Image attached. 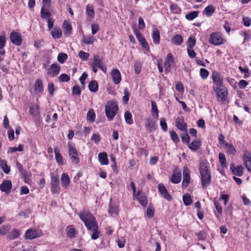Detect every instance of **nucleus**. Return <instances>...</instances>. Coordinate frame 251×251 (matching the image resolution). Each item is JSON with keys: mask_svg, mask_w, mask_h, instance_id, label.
Here are the masks:
<instances>
[{"mask_svg": "<svg viewBox=\"0 0 251 251\" xmlns=\"http://www.w3.org/2000/svg\"><path fill=\"white\" fill-rule=\"evenodd\" d=\"M78 215L80 219L84 222L87 228L93 232L91 238L93 240L97 239L99 237L100 232L98 230V226L94 217L88 211H84L80 213Z\"/></svg>", "mask_w": 251, "mask_h": 251, "instance_id": "f257e3e1", "label": "nucleus"}, {"mask_svg": "<svg viewBox=\"0 0 251 251\" xmlns=\"http://www.w3.org/2000/svg\"><path fill=\"white\" fill-rule=\"evenodd\" d=\"M219 158L221 166L223 167L226 166V159L225 154L223 153L220 152L219 154Z\"/></svg>", "mask_w": 251, "mask_h": 251, "instance_id": "de8ad7c7", "label": "nucleus"}, {"mask_svg": "<svg viewBox=\"0 0 251 251\" xmlns=\"http://www.w3.org/2000/svg\"><path fill=\"white\" fill-rule=\"evenodd\" d=\"M160 125L162 129L164 131H167L168 130V126L166 122V120L164 118H162L160 120Z\"/></svg>", "mask_w": 251, "mask_h": 251, "instance_id": "3c124183", "label": "nucleus"}, {"mask_svg": "<svg viewBox=\"0 0 251 251\" xmlns=\"http://www.w3.org/2000/svg\"><path fill=\"white\" fill-rule=\"evenodd\" d=\"M125 118L126 122L128 125H131L133 124V120L132 119V115L129 112L126 111L125 112Z\"/></svg>", "mask_w": 251, "mask_h": 251, "instance_id": "ea45409f", "label": "nucleus"}, {"mask_svg": "<svg viewBox=\"0 0 251 251\" xmlns=\"http://www.w3.org/2000/svg\"><path fill=\"white\" fill-rule=\"evenodd\" d=\"M92 33L96 34L100 29L99 25L98 24H92L91 25Z\"/></svg>", "mask_w": 251, "mask_h": 251, "instance_id": "338daca9", "label": "nucleus"}, {"mask_svg": "<svg viewBox=\"0 0 251 251\" xmlns=\"http://www.w3.org/2000/svg\"><path fill=\"white\" fill-rule=\"evenodd\" d=\"M152 36L153 43L155 44H159L160 36L159 31L157 28L153 29Z\"/></svg>", "mask_w": 251, "mask_h": 251, "instance_id": "bb28decb", "label": "nucleus"}, {"mask_svg": "<svg viewBox=\"0 0 251 251\" xmlns=\"http://www.w3.org/2000/svg\"><path fill=\"white\" fill-rule=\"evenodd\" d=\"M134 70L136 74H139L141 71V65L139 62H136L134 64Z\"/></svg>", "mask_w": 251, "mask_h": 251, "instance_id": "774afa93", "label": "nucleus"}, {"mask_svg": "<svg viewBox=\"0 0 251 251\" xmlns=\"http://www.w3.org/2000/svg\"><path fill=\"white\" fill-rule=\"evenodd\" d=\"M190 179L189 171L186 167H185L183 170V180L182 182V187L183 188H185L188 186Z\"/></svg>", "mask_w": 251, "mask_h": 251, "instance_id": "9b49d317", "label": "nucleus"}, {"mask_svg": "<svg viewBox=\"0 0 251 251\" xmlns=\"http://www.w3.org/2000/svg\"><path fill=\"white\" fill-rule=\"evenodd\" d=\"M99 161L100 163L102 165H107L108 160L107 159V155L106 152H100L98 155Z\"/></svg>", "mask_w": 251, "mask_h": 251, "instance_id": "4be33fe9", "label": "nucleus"}, {"mask_svg": "<svg viewBox=\"0 0 251 251\" xmlns=\"http://www.w3.org/2000/svg\"><path fill=\"white\" fill-rule=\"evenodd\" d=\"M118 209L116 207L112 206L111 204L109 205V208L108 210V212L111 215L114 214H117L118 213Z\"/></svg>", "mask_w": 251, "mask_h": 251, "instance_id": "69168bd1", "label": "nucleus"}, {"mask_svg": "<svg viewBox=\"0 0 251 251\" xmlns=\"http://www.w3.org/2000/svg\"><path fill=\"white\" fill-rule=\"evenodd\" d=\"M230 169L234 175L240 176L243 175V167L242 165H239L236 167L234 166L233 164H232L230 166Z\"/></svg>", "mask_w": 251, "mask_h": 251, "instance_id": "aec40b11", "label": "nucleus"}, {"mask_svg": "<svg viewBox=\"0 0 251 251\" xmlns=\"http://www.w3.org/2000/svg\"><path fill=\"white\" fill-rule=\"evenodd\" d=\"M212 78L213 82L219 86V87H221L223 86V79L221 77L220 74L217 72H214L212 75Z\"/></svg>", "mask_w": 251, "mask_h": 251, "instance_id": "dca6fc26", "label": "nucleus"}, {"mask_svg": "<svg viewBox=\"0 0 251 251\" xmlns=\"http://www.w3.org/2000/svg\"><path fill=\"white\" fill-rule=\"evenodd\" d=\"M83 42L87 45L92 44L94 42V39L92 36H84Z\"/></svg>", "mask_w": 251, "mask_h": 251, "instance_id": "4d7b16f0", "label": "nucleus"}, {"mask_svg": "<svg viewBox=\"0 0 251 251\" xmlns=\"http://www.w3.org/2000/svg\"><path fill=\"white\" fill-rule=\"evenodd\" d=\"M10 39L11 42L17 46H20L22 44V40L21 35L18 32H11L10 35Z\"/></svg>", "mask_w": 251, "mask_h": 251, "instance_id": "6e6552de", "label": "nucleus"}, {"mask_svg": "<svg viewBox=\"0 0 251 251\" xmlns=\"http://www.w3.org/2000/svg\"><path fill=\"white\" fill-rule=\"evenodd\" d=\"M95 117L96 115L93 109H90L87 113V121L93 122L95 120Z\"/></svg>", "mask_w": 251, "mask_h": 251, "instance_id": "e433bc0d", "label": "nucleus"}, {"mask_svg": "<svg viewBox=\"0 0 251 251\" xmlns=\"http://www.w3.org/2000/svg\"><path fill=\"white\" fill-rule=\"evenodd\" d=\"M244 163L248 171H251V154L245 151L243 155Z\"/></svg>", "mask_w": 251, "mask_h": 251, "instance_id": "f8f14e48", "label": "nucleus"}, {"mask_svg": "<svg viewBox=\"0 0 251 251\" xmlns=\"http://www.w3.org/2000/svg\"><path fill=\"white\" fill-rule=\"evenodd\" d=\"M88 87L91 92H96L98 90V84L96 80H92L89 82Z\"/></svg>", "mask_w": 251, "mask_h": 251, "instance_id": "c756f323", "label": "nucleus"}, {"mask_svg": "<svg viewBox=\"0 0 251 251\" xmlns=\"http://www.w3.org/2000/svg\"><path fill=\"white\" fill-rule=\"evenodd\" d=\"M225 147L226 148V151L229 154L234 155L236 152V150L235 148L231 144H228L227 145H226Z\"/></svg>", "mask_w": 251, "mask_h": 251, "instance_id": "49530a36", "label": "nucleus"}, {"mask_svg": "<svg viewBox=\"0 0 251 251\" xmlns=\"http://www.w3.org/2000/svg\"><path fill=\"white\" fill-rule=\"evenodd\" d=\"M93 60L94 62L93 64L95 66L98 67L104 73L106 72L107 68L106 66L103 63L102 60L99 58L98 55H94Z\"/></svg>", "mask_w": 251, "mask_h": 251, "instance_id": "9d476101", "label": "nucleus"}, {"mask_svg": "<svg viewBox=\"0 0 251 251\" xmlns=\"http://www.w3.org/2000/svg\"><path fill=\"white\" fill-rule=\"evenodd\" d=\"M0 167L6 174H8L10 172V168L7 166V162L5 160H4V162H2V164H1Z\"/></svg>", "mask_w": 251, "mask_h": 251, "instance_id": "864d4df0", "label": "nucleus"}, {"mask_svg": "<svg viewBox=\"0 0 251 251\" xmlns=\"http://www.w3.org/2000/svg\"><path fill=\"white\" fill-rule=\"evenodd\" d=\"M78 55L81 59L85 61L87 60L90 56L88 53L84 52L82 50L79 51Z\"/></svg>", "mask_w": 251, "mask_h": 251, "instance_id": "603ef678", "label": "nucleus"}, {"mask_svg": "<svg viewBox=\"0 0 251 251\" xmlns=\"http://www.w3.org/2000/svg\"><path fill=\"white\" fill-rule=\"evenodd\" d=\"M201 145L200 140H196L192 141L191 143L188 144V148L193 151H196L199 150Z\"/></svg>", "mask_w": 251, "mask_h": 251, "instance_id": "5701e85b", "label": "nucleus"}, {"mask_svg": "<svg viewBox=\"0 0 251 251\" xmlns=\"http://www.w3.org/2000/svg\"><path fill=\"white\" fill-rule=\"evenodd\" d=\"M171 41L173 44L179 46L183 42V38L180 35L176 34L172 37Z\"/></svg>", "mask_w": 251, "mask_h": 251, "instance_id": "a878e982", "label": "nucleus"}, {"mask_svg": "<svg viewBox=\"0 0 251 251\" xmlns=\"http://www.w3.org/2000/svg\"><path fill=\"white\" fill-rule=\"evenodd\" d=\"M52 37L54 39H59L62 36V31L60 28H54L51 32Z\"/></svg>", "mask_w": 251, "mask_h": 251, "instance_id": "473e14b6", "label": "nucleus"}, {"mask_svg": "<svg viewBox=\"0 0 251 251\" xmlns=\"http://www.w3.org/2000/svg\"><path fill=\"white\" fill-rule=\"evenodd\" d=\"M29 113L31 115L38 117L40 115L39 107L38 105H31L29 106Z\"/></svg>", "mask_w": 251, "mask_h": 251, "instance_id": "393cba45", "label": "nucleus"}, {"mask_svg": "<svg viewBox=\"0 0 251 251\" xmlns=\"http://www.w3.org/2000/svg\"><path fill=\"white\" fill-rule=\"evenodd\" d=\"M174 63L175 60L173 55L171 53H168L164 62L165 70L168 71H170L171 66Z\"/></svg>", "mask_w": 251, "mask_h": 251, "instance_id": "2eb2a0df", "label": "nucleus"}, {"mask_svg": "<svg viewBox=\"0 0 251 251\" xmlns=\"http://www.w3.org/2000/svg\"><path fill=\"white\" fill-rule=\"evenodd\" d=\"M170 8L172 12L175 13H179L180 11V8H178L177 5L176 4H171L170 5Z\"/></svg>", "mask_w": 251, "mask_h": 251, "instance_id": "0e129e2a", "label": "nucleus"}, {"mask_svg": "<svg viewBox=\"0 0 251 251\" xmlns=\"http://www.w3.org/2000/svg\"><path fill=\"white\" fill-rule=\"evenodd\" d=\"M3 58L0 56V69L3 73H7L8 71L7 67L2 62Z\"/></svg>", "mask_w": 251, "mask_h": 251, "instance_id": "e2e57ef3", "label": "nucleus"}, {"mask_svg": "<svg viewBox=\"0 0 251 251\" xmlns=\"http://www.w3.org/2000/svg\"><path fill=\"white\" fill-rule=\"evenodd\" d=\"M51 13L48 10H45L44 6L41 10V17L43 19L48 20L50 19Z\"/></svg>", "mask_w": 251, "mask_h": 251, "instance_id": "f704fd0d", "label": "nucleus"}, {"mask_svg": "<svg viewBox=\"0 0 251 251\" xmlns=\"http://www.w3.org/2000/svg\"><path fill=\"white\" fill-rule=\"evenodd\" d=\"M145 126L146 129L149 132H151L155 130L156 128V123L152 119L149 118L147 119L145 123Z\"/></svg>", "mask_w": 251, "mask_h": 251, "instance_id": "f3484780", "label": "nucleus"}, {"mask_svg": "<svg viewBox=\"0 0 251 251\" xmlns=\"http://www.w3.org/2000/svg\"><path fill=\"white\" fill-rule=\"evenodd\" d=\"M72 94L79 96L81 94V90L78 86H74L72 89Z\"/></svg>", "mask_w": 251, "mask_h": 251, "instance_id": "052dcab7", "label": "nucleus"}, {"mask_svg": "<svg viewBox=\"0 0 251 251\" xmlns=\"http://www.w3.org/2000/svg\"><path fill=\"white\" fill-rule=\"evenodd\" d=\"M215 11V8L212 5L206 7L203 12V14L209 17L211 16Z\"/></svg>", "mask_w": 251, "mask_h": 251, "instance_id": "7c9ffc66", "label": "nucleus"}, {"mask_svg": "<svg viewBox=\"0 0 251 251\" xmlns=\"http://www.w3.org/2000/svg\"><path fill=\"white\" fill-rule=\"evenodd\" d=\"M20 231L17 229H13L8 234L7 237L10 240L15 239L19 237Z\"/></svg>", "mask_w": 251, "mask_h": 251, "instance_id": "72a5a7b5", "label": "nucleus"}, {"mask_svg": "<svg viewBox=\"0 0 251 251\" xmlns=\"http://www.w3.org/2000/svg\"><path fill=\"white\" fill-rule=\"evenodd\" d=\"M63 26L64 27L65 31L64 35L66 36H68L71 34L72 27V25L69 24L68 22L65 21L63 24Z\"/></svg>", "mask_w": 251, "mask_h": 251, "instance_id": "cd10ccee", "label": "nucleus"}, {"mask_svg": "<svg viewBox=\"0 0 251 251\" xmlns=\"http://www.w3.org/2000/svg\"><path fill=\"white\" fill-rule=\"evenodd\" d=\"M41 235V231L40 230L30 228L26 231L25 237V239L31 240L40 237Z\"/></svg>", "mask_w": 251, "mask_h": 251, "instance_id": "423d86ee", "label": "nucleus"}, {"mask_svg": "<svg viewBox=\"0 0 251 251\" xmlns=\"http://www.w3.org/2000/svg\"><path fill=\"white\" fill-rule=\"evenodd\" d=\"M209 43L213 45L218 46L224 43V39L220 33L213 32L211 34Z\"/></svg>", "mask_w": 251, "mask_h": 251, "instance_id": "20e7f679", "label": "nucleus"}, {"mask_svg": "<svg viewBox=\"0 0 251 251\" xmlns=\"http://www.w3.org/2000/svg\"><path fill=\"white\" fill-rule=\"evenodd\" d=\"M198 14L199 11H195L186 14L185 17L188 20H193L198 16Z\"/></svg>", "mask_w": 251, "mask_h": 251, "instance_id": "c03bdc74", "label": "nucleus"}, {"mask_svg": "<svg viewBox=\"0 0 251 251\" xmlns=\"http://www.w3.org/2000/svg\"><path fill=\"white\" fill-rule=\"evenodd\" d=\"M170 134L171 137V139L175 143H177L179 141V138L175 131H170Z\"/></svg>", "mask_w": 251, "mask_h": 251, "instance_id": "8fccbe9b", "label": "nucleus"}, {"mask_svg": "<svg viewBox=\"0 0 251 251\" xmlns=\"http://www.w3.org/2000/svg\"><path fill=\"white\" fill-rule=\"evenodd\" d=\"M158 191L160 192L161 196L164 199H166L168 201L172 200V198L171 196L168 192L165 186L162 183H160L158 186Z\"/></svg>", "mask_w": 251, "mask_h": 251, "instance_id": "1a4fd4ad", "label": "nucleus"}, {"mask_svg": "<svg viewBox=\"0 0 251 251\" xmlns=\"http://www.w3.org/2000/svg\"><path fill=\"white\" fill-rule=\"evenodd\" d=\"M180 136L183 143L187 144H189L190 142V137L187 130L185 131L184 133L181 134Z\"/></svg>", "mask_w": 251, "mask_h": 251, "instance_id": "a19ab883", "label": "nucleus"}, {"mask_svg": "<svg viewBox=\"0 0 251 251\" xmlns=\"http://www.w3.org/2000/svg\"><path fill=\"white\" fill-rule=\"evenodd\" d=\"M181 179V174L180 172L174 173L172 175L171 181L173 183L177 184L179 183Z\"/></svg>", "mask_w": 251, "mask_h": 251, "instance_id": "2f4dec72", "label": "nucleus"}, {"mask_svg": "<svg viewBox=\"0 0 251 251\" xmlns=\"http://www.w3.org/2000/svg\"><path fill=\"white\" fill-rule=\"evenodd\" d=\"M227 95V90L221 87L217 88V96L219 101H224Z\"/></svg>", "mask_w": 251, "mask_h": 251, "instance_id": "4468645a", "label": "nucleus"}, {"mask_svg": "<svg viewBox=\"0 0 251 251\" xmlns=\"http://www.w3.org/2000/svg\"><path fill=\"white\" fill-rule=\"evenodd\" d=\"M12 187V182L9 180H6L0 185V190L6 194H9Z\"/></svg>", "mask_w": 251, "mask_h": 251, "instance_id": "ddd939ff", "label": "nucleus"}, {"mask_svg": "<svg viewBox=\"0 0 251 251\" xmlns=\"http://www.w3.org/2000/svg\"><path fill=\"white\" fill-rule=\"evenodd\" d=\"M61 184L63 187L67 188L70 184V180L68 175L66 173H63L61 177Z\"/></svg>", "mask_w": 251, "mask_h": 251, "instance_id": "b1692460", "label": "nucleus"}, {"mask_svg": "<svg viewBox=\"0 0 251 251\" xmlns=\"http://www.w3.org/2000/svg\"><path fill=\"white\" fill-rule=\"evenodd\" d=\"M129 93L127 89L124 90V96L123 98V101L124 104H126L129 100Z\"/></svg>", "mask_w": 251, "mask_h": 251, "instance_id": "13d9d810", "label": "nucleus"}, {"mask_svg": "<svg viewBox=\"0 0 251 251\" xmlns=\"http://www.w3.org/2000/svg\"><path fill=\"white\" fill-rule=\"evenodd\" d=\"M10 230V226H3L0 227V234L3 235L7 234Z\"/></svg>", "mask_w": 251, "mask_h": 251, "instance_id": "6e6d98bb", "label": "nucleus"}, {"mask_svg": "<svg viewBox=\"0 0 251 251\" xmlns=\"http://www.w3.org/2000/svg\"><path fill=\"white\" fill-rule=\"evenodd\" d=\"M86 12L87 14L91 17L93 18L95 15V12L93 6L87 5L86 7Z\"/></svg>", "mask_w": 251, "mask_h": 251, "instance_id": "5fc2aeb1", "label": "nucleus"}, {"mask_svg": "<svg viewBox=\"0 0 251 251\" xmlns=\"http://www.w3.org/2000/svg\"><path fill=\"white\" fill-rule=\"evenodd\" d=\"M60 69L61 67L59 65L56 63H53L48 69L47 74L53 77L59 74Z\"/></svg>", "mask_w": 251, "mask_h": 251, "instance_id": "0eeeda50", "label": "nucleus"}, {"mask_svg": "<svg viewBox=\"0 0 251 251\" xmlns=\"http://www.w3.org/2000/svg\"><path fill=\"white\" fill-rule=\"evenodd\" d=\"M176 126L180 130L182 131H186L187 130V125L184 122V120L180 118H177L176 122Z\"/></svg>", "mask_w": 251, "mask_h": 251, "instance_id": "6ab92c4d", "label": "nucleus"}, {"mask_svg": "<svg viewBox=\"0 0 251 251\" xmlns=\"http://www.w3.org/2000/svg\"><path fill=\"white\" fill-rule=\"evenodd\" d=\"M183 201L186 206L190 205L192 202L190 196L188 194L184 195L183 196Z\"/></svg>", "mask_w": 251, "mask_h": 251, "instance_id": "a18cd8bd", "label": "nucleus"}, {"mask_svg": "<svg viewBox=\"0 0 251 251\" xmlns=\"http://www.w3.org/2000/svg\"><path fill=\"white\" fill-rule=\"evenodd\" d=\"M140 203L143 206L146 207L148 204V201L146 197L144 195L139 196L137 198Z\"/></svg>", "mask_w": 251, "mask_h": 251, "instance_id": "58836bf2", "label": "nucleus"}, {"mask_svg": "<svg viewBox=\"0 0 251 251\" xmlns=\"http://www.w3.org/2000/svg\"><path fill=\"white\" fill-rule=\"evenodd\" d=\"M151 112L153 116H156L157 118L158 117V110L154 101L152 100L151 101Z\"/></svg>", "mask_w": 251, "mask_h": 251, "instance_id": "c9c22d12", "label": "nucleus"}, {"mask_svg": "<svg viewBox=\"0 0 251 251\" xmlns=\"http://www.w3.org/2000/svg\"><path fill=\"white\" fill-rule=\"evenodd\" d=\"M239 69L242 73L244 74L245 78H247L250 76L249 70L247 68H244L241 66H239Z\"/></svg>", "mask_w": 251, "mask_h": 251, "instance_id": "680f3d73", "label": "nucleus"}, {"mask_svg": "<svg viewBox=\"0 0 251 251\" xmlns=\"http://www.w3.org/2000/svg\"><path fill=\"white\" fill-rule=\"evenodd\" d=\"M67 58L68 55L66 53H59L57 57V60L59 63L63 64Z\"/></svg>", "mask_w": 251, "mask_h": 251, "instance_id": "79ce46f5", "label": "nucleus"}, {"mask_svg": "<svg viewBox=\"0 0 251 251\" xmlns=\"http://www.w3.org/2000/svg\"><path fill=\"white\" fill-rule=\"evenodd\" d=\"M111 75L115 84H119L121 80V75L120 71L117 69H113L111 73Z\"/></svg>", "mask_w": 251, "mask_h": 251, "instance_id": "a211bd4d", "label": "nucleus"}, {"mask_svg": "<svg viewBox=\"0 0 251 251\" xmlns=\"http://www.w3.org/2000/svg\"><path fill=\"white\" fill-rule=\"evenodd\" d=\"M196 40L192 37H189L187 42V48H193L196 45Z\"/></svg>", "mask_w": 251, "mask_h": 251, "instance_id": "09e8293b", "label": "nucleus"}, {"mask_svg": "<svg viewBox=\"0 0 251 251\" xmlns=\"http://www.w3.org/2000/svg\"><path fill=\"white\" fill-rule=\"evenodd\" d=\"M118 110V106L115 101H108L105 105V114L109 121L113 119Z\"/></svg>", "mask_w": 251, "mask_h": 251, "instance_id": "7ed1b4c3", "label": "nucleus"}, {"mask_svg": "<svg viewBox=\"0 0 251 251\" xmlns=\"http://www.w3.org/2000/svg\"><path fill=\"white\" fill-rule=\"evenodd\" d=\"M199 170L201 176L202 187L203 188H206L211 183V171L208 163H201Z\"/></svg>", "mask_w": 251, "mask_h": 251, "instance_id": "f03ea898", "label": "nucleus"}, {"mask_svg": "<svg viewBox=\"0 0 251 251\" xmlns=\"http://www.w3.org/2000/svg\"><path fill=\"white\" fill-rule=\"evenodd\" d=\"M69 155L72 163L77 164L79 162V159L76 150L71 145L69 146Z\"/></svg>", "mask_w": 251, "mask_h": 251, "instance_id": "39448f33", "label": "nucleus"}, {"mask_svg": "<svg viewBox=\"0 0 251 251\" xmlns=\"http://www.w3.org/2000/svg\"><path fill=\"white\" fill-rule=\"evenodd\" d=\"M51 186H59V180L58 176H54L53 174H51Z\"/></svg>", "mask_w": 251, "mask_h": 251, "instance_id": "4c0bfd02", "label": "nucleus"}, {"mask_svg": "<svg viewBox=\"0 0 251 251\" xmlns=\"http://www.w3.org/2000/svg\"><path fill=\"white\" fill-rule=\"evenodd\" d=\"M58 81L61 82H68L70 80V77L66 74H62L58 76Z\"/></svg>", "mask_w": 251, "mask_h": 251, "instance_id": "37998d69", "label": "nucleus"}, {"mask_svg": "<svg viewBox=\"0 0 251 251\" xmlns=\"http://www.w3.org/2000/svg\"><path fill=\"white\" fill-rule=\"evenodd\" d=\"M35 91L39 94H42L44 91V87L42 81L40 79H37L34 84Z\"/></svg>", "mask_w": 251, "mask_h": 251, "instance_id": "412c9836", "label": "nucleus"}, {"mask_svg": "<svg viewBox=\"0 0 251 251\" xmlns=\"http://www.w3.org/2000/svg\"><path fill=\"white\" fill-rule=\"evenodd\" d=\"M54 153H55V158L56 162L59 164L63 165V158L62 155L59 152V151L57 147L54 148Z\"/></svg>", "mask_w": 251, "mask_h": 251, "instance_id": "c85d7f7f", "label": "nucleus"}, {"mask_svg": "<svg viewBox=\"0 0 251 251\" xmlns=\"http://www.w3.org/2000/svg\"><path fill=\"white\" fill-rule=\"evenodd\" d=\"M209 75L208 71L206 69L201 68L200 70V75L203 79L206 78Z\"/></svg>", "mask_w": 251, "mask_h": 251, "instance_id": "bf43d9fd", "label": "nucleus"}]
</instances>
